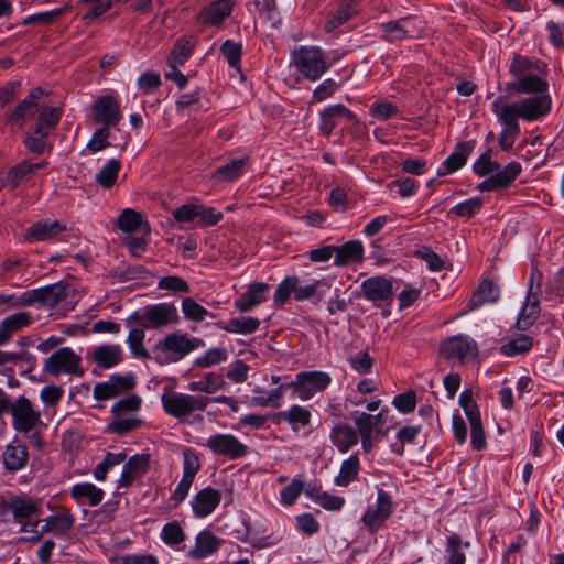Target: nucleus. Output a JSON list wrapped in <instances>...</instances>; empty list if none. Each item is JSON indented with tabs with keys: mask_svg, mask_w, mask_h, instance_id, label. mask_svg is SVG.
<instances>
[{
	"mask_svg": "<svg viewBox=\"0 0 564 564\" xmlns=\"http://www.w3.org/2000/svg\"><path fill=\"white\" fill-rule=\"evenodd\" d=\"M551 105L550 96H532L512 104H503L502 97L495 99L491 104V110L503 124L499 137L501 150L505 152L512 150L521 131L519 119L524 121L540 120L550 112Z\"/></svg>",
	"mask_w": 564,
	"mask_h": 564,
	"instance_id": "nucleus-1",
	"label": "nucleus"
},
{
	"mask_svg": "<svg viewBox=\"0 0 564 564\" xmlns=\"http://www.w3.org/2000/svg\"><path fill=\"white\" fill-rule=\"evenodd\" d=\"M510 73L516 78L512 84L514 91L519 94H536L535 96H549L546 80L547 66L538 58H531L514 54L510 63Z\"/></svg>",
	"mask_w": 564,
	"mask_h": 564,
	"instance_id": "nucleus-2",
	"label": "nucleus"
},
{
	"mask_svg": "<svg viewBox=\"0 0 564 564\" xmlns=\"http://www.w3.org/2000/svg\"><path fill=\"white\" fill-rule=\"evenodd\" d=\"M384 412L386 410H381L376 415L367 412H355L352 417L355 430L357 431L358 440L360 438L362 451L367 454L388 433V429L383 430Z\"/></svg>",
	"mask_w": 564,
	"mask_h": 564,
	"instance_id": "nucleus-3",
	"label": "nucleus"
},
{
	"mask_svg": "<svg viewBox=\"0 0 564 564\" xmlns=\"http://www.w3.org/2000/svg\"><path fill=\"white\" fill-rule=\"evenodd\" d=\"M210 401L212 399L200 394L170 392L161 395V403L165 413L178 420L191 415L195 411H205Z\"/></svg>",
	"mask_w": 564,
	"mask_h": 564,
	"instance_id": "nucleus-4",
	"label": "nucleus"
},
{
	"mask_svg": "<svg viewBox=\"0 0 564 564\" xmlns=\"http://www.w3.org/2000/svg\"><path fill=\"white\" fill-rule=\"evenodd\" d=\"M43 372L55 378L61 376L83 377L85 370L82 357L70 347H62L44 359Z\"/></svg>",
	"mask_w": 564,
	"mask_h": 564,
	"instance_id": "nucleus-5",
	"label": "nucleus"
},
{
	"mask_svg": "<svg viewBox=\"0 0 564 564\" xmlns=\"http://www.w3.org/2000/svg\"><path fill=\"white\" fill-rule=\"evenodd\" d=\"M292 56L295 68L308 80H317L329 68L324 52L317 46H301Z\"/></svg>",
	"mask_w": 564,
	"mask_h": 564,
	"instance_id": "nucleus-6",
	"label": "nucleus"
},
{
	"mask_svg": "<svg viewBox=\"0 0 564 564\" xmlns=\"http://www.w3.org/2000/svg\"><path fill=\"white\" fill-rule=\"evenodd\" d=\"M131 318L145 329L163 328L170 324H176L180 319L176 306L166 302L147 305Z\"/></svg>",
	"mask_w": 564,
	"mask_h": 564,
	"instance_id": "nucleus-7",
	"label": "nucleus"
},
{
	"mask_svg": "<svg viewBox=\"0 0 564 564\" xmlns=\"http://www.w3.org/2000/svg\"><path fill=\"white\" fill-rule=\"evenodd\" d=\"M200 345H203V340L199 338H189L186 334L172 333L159 340L154 350L164 354L165 362H175Z\"/></svg>",
	"mask_w": 564,
	"mask_h": 564,
	"instance_id": "nucleus-8",
	"label": "nucleus"
},
{
	"mask_svg": "<svg viewBox=\"0 0 564 564\" xmlns=\"http://www.w3.org/2000/svg\"><path fill=\"white\" fill-rule=\"evenodd\" d=\"M332 382L329 373L324 371H301L295 379L289 383V387L297 393V397L307 401L316 393L323 392Z\"/></svg>",
	"mask_w": 564,
	"mask_h": 564,
	"instance_id": "nucleus-9",
	"label": "nucleus"
},
{
	"mask_svg": "<svg viewBox=\"0 0 564 564\" xmlns=\"http://www.w3.org/2000/svg\"><path fill=\"white\" fill-rule=\"evenodd\" d=\"M8 412L12 416V426L18 433L28 434L41 422V412L34 409L32 402L24 395L11 402Z\"/></svg>",
	"mask_w": 564,
	"mask_h": 564,
	"instance_id": "nucleus-10",
	"label": "nucleus"
},
{
	"mask_svg": "<svg viewBox=\"0 0 564 564\" xmlns=\"http://www.w3.org/2000/svg\"><path fill=\"white\" fill-rule=\"evenodd\" d=\"M393 509L391 496L386 490L378 488L376 505L365 511L361 522L371 533H375L391 517Z\"/></svg>",
	"mask_w": 564,
	"mask_h": 564,
	"instance_id": "nucleus-11",
	"label": "nucleus"
},
{
	"mask_svg": "<svg viewBox=\"0 0 564 564\" xmlns=\"http://www.w3.org/2000/svg\"><path fill=\"white\" fill-rule=\"evenodd\" d=\"M206 446L214 455L235 460L248 454V446L229 433H217L206 440Z\"/></svg>",
	"mask_w": 564,
	"mask_h": 564,
	"instance_id": "nucleus-12",
	"label": "nucleus"
},
{
	"mask_svg": "<svg viewBox=\"0 0 564 564\" xmlns=\"http://www.w3.org/2000/svg\"><path fill=\"white\" fill-rule=\"evenodd\" d=\"M134 387L135 377L132 373L112 375L107 381L95 384L93 395L97 401H106L128 393Z\"/></svg>",
	"mask_w": 564,
	"mask_h": 564,
	"instance_id": "nucleus-13",
	"label": "nucleus"
},
{
	"mask_svg": "<svg viewBox=\"0 0 564 564\" xmlns=\"http://www.w3.org/2000/svg\"><path fill=\"white\" fill-rule=\"evenodd\" d=\"M441 352L448 360L457 359L464 362L477 357L478 347L476 341L467 335H457L442 343Z\"/></svg>",
	"mask_w": 564,
	"mask_h": 564,
	"instance_id": "nucleus-14",
	"label": "nucleus"
},
{
	"mask_svg": "<svg viewBox=\"0 0 564 564\" xmlns=\"http://www.w3.org/2000/svg\"><path fill=\"white\" fill-rule=\"evenodd\" d=\"M420 21L413 17L390 21L381 24L383 37L389 42H399L404 39H415L421 35Z\"/></svg>",
	"mask_w": 564,
	"mask_h": 564,
	"instance_id": "nucleus-15",
	"label": "nucleus"
},
{
	"mask_svg": "<svg viewBox=\"0 0 564 564\" xmlns=\"http://www.w3.org/2000/svg\"><path fill=\"white\" fill-rule=\"evenodd\" d=\"M362 296L375 304L390 302L393 295V282L382 275L371 276L360 285Z\"/></svg>",
	"mask_w": 564,
	"mask_h": 564,
	"instance_id": "nucleus-16",
	"label": "nucleus"
},
{
	"mask_svg": "<svg viewBox=\"0 0 564 564\" xmlns=\"http://www.w3.org/2000/svg\"><path fill=\"white\" fill-rule=\"evenodd\" d=\"M93 112L96 122L105 127L116 126L122 118L119 102L110 95L97 98L93 105Z\"/></svg>",
	"mask_w": 564,
	"mask_h": 564,
	"instance_id": "nucleus-17",
	"label": "nucleus"
},
{
	"mask_svg": "<svg viewBox=\"0 0 564 564\" xmlns=\"http://www.w3.org/2000/svg\"><path fill=\"white\" fill-rule=\"evenodd\" d=\"M343 119L352 122L356 120V115L341 104L325 108L321 112L319 130L322 134L329 137Z\"/></svg>",
	"mask_w": 564,
	"mask_h": 564,
	"instance_id": "nucleus-18",
	"label": "nucleus"
},
{
	"mask_svg": "<svg viewBox=\"0 0 564 564\" xmlns=\"http://www.w3.org/2000/svg\"><path fill=\"white\" fill-rule=\"evenodd\" d=\"M150 454H135L131 456L123 465L120 478L118 480V488H127L133 481L143 476L150 466Z\"/></svg>",
	"mask_w": 564,
	"mask_h": 564,
	"instance_id": "nucleus-19",
	"label": "nucleus"
},
{
	"mask_svg": "<svg viewBox=\"0 0 564 564\" xmlns=\"http://www.w3.org/2000/svg\"><path fill=\"white\" fill-rule=\"evenodd\" d=\"M221 500L219 490L206 487L199 490L192 499L191 507L196 518H206L212 514Z\"/></svg>",
	"mask_w": 564,
	"mask_h": 564,
	"instance_id": "nucleus-20",
	"label": "nucleus"
},
{
	"mask_svg": "<svg viewBox=\"0 0 564 564\" xmlns=\"http://www.w3.org/2000/svg\"><path fill=\"white\" fill-rule=\"evenodd\" d=\"M6 509L12 513L15 522L23 523L40 512L41 502L28 496H15L6 502Z\"/></svg>",
	"mask_w": 564,
	"mask_h": 564,
	"instance_id": "nucleus-21",
	"label": "nucleus"
},
{
	"mask_svg": "<svg viewBox=\"0 0 564 564\" xmlns=\"http://www.w3.org/2000/svg\"><path fill=\"white\" fill-rule=\"evenodd\" d=\"M334 249L335 267L359 264L365 259V248L360 240H349L340 246H334Z\"/></svg>",
	"mask_w": 564,
	"mask_h": 564,
	"instance_id": "nucleus-22",
	"label": "nucleus"
},
{
	"mask_svg": "<svg viewBox=\"0 0 564 564\" xmlns=\"http://www.w3.org/2000/svg\"><path fill=\"white\" fill-rule=\"evenodd\" d=\"M66 230V225L58 220L41 219L32 224L24 236L26 242L46 241Z\"/></svg>",
	"mask_w": 564,
	"mask_h": 564,
	"instance_id": "nucleus-23",
	"label": "nucleus"
},
{
	"mask_svg": "<svg viewBox=\"0 0 564 564\" xmlns=\"http://www.w3.org/2000/svg\"><path fill=\"white\" fill-rule=\"evenodd\" d=\"M330 443L341 454L348 453L358 444V434L354 426L345 422H337L329 432Z\"/></svg>",
	"mask_w": 564,
	"mask_h": 564,
	"instance_id": "nucleus-24",
	"label": "nucleus"
},
{
	"mask_svg": "<svg viewBox=\"0 0 564 564\" xmlns=\"http://www.w3.org/2000/svg\"><path fill=\"white\" fill-rule=\"evenodd\" d=\"M45 95V91L40 87L32 89L29 95L14 107L11 111L8 121L17 123L26 117L34 116L40 111V99Z\"/></svg>",
	"mask_w": 564,
	"mask_h": 564,
	"instance_id": "nucleus-25",
	"label": "nucleus"
},
{
	"mask_svg": "<svg viewBox=\"0 0 564 564\" xmlns=\"http://www.w3.org/2000/svg\"><path fill=\"white\" fill-rule=\"evenodd\" d=\"M268 290L269 285L267 283L251 284L249 289L235 301V307L241 313L250 312L267 300Z\"/></svg>",
	"mask_w": 564,
	"mask_h": 564,
	"instance_id": "nucleus-26",
	"label": "nucleus"
},
{
	"mask_svg": "<svg viewBox=\"0 0 564 564\" xmlns=\"http://www.w3.org/2000/svg\"><path fill=\"white\" fill-rule=\"evenodd\" d=\"M32 323V315L29 312L14 313L0 323V343L1 346L9 343L12 336L30 326Z\"/></svg>",
	"mask_w": 564,
	"mask_h": 564,
	"instance_id": "nucleus-27",
	"label": "nucleus"
},
{
	"mask_svg": "<svg viewBox=\"0 0 564 564\" xmlns=\"http://www.w3.org/2000/svg\"><path fill=\"white\" fill-rule=\"evenodd\" d=\"M221 542L213 532L204 530L197 534L195 546L188 552V555L195 560L206 558L219 550Z\"/></svg>",
	"mask_w": 564,
	"mask_h": 564,
	"instance_id": "nucleus-28",
	"label": "nucleus"
},
{
	"mask_svg": "<svg viewBox=\"0 0 564 564\" xmlns=\"http://www.w3.org/2000/svg\"><path fill=\"white\" fill-rule=\"evenodd\" d=\"M29 459L28 448L17 437L10 442L3 452V463L9 470L22 469Z\"/></svg>",
	"mask_w": 564,
	"mask_h": 564,
	"instance_id": "nucleus-29",
	"label": "nucleus"
},
{
	"mask_svg": "<svg viewBox=\"0 0 564 564\" xmlns=\"http://www.w3.org/2000/svg\"><path fill=\"white\" fill-rule=\"evenodd\" d=\"M70 496L78 505L96 507L102 501L105 492L93 482H82L70 488Z\"/></svg>",
	"mask_w": 564,
	"mask_h": 564,
	"instance_id": "nucleus-30",
	"label": "nucleus"
},
{
	"mask_svg": "<svg viewBox=\"0 0 564 564\" xmlns=\"http://www.w3.org/2000/svg\"><path fill=\"white\" fill-rule=\"evenodd\" d=\"M275 417L278 422H286L293 432H299L310 425L312 413L308 409L294 404L289 410L276 413Z\"/></svg>",
	"mask_w": 564,
	"mask_h": 564,
	"instance_id": "nucleus-31",
	"label": "nucleus"
},
{
	"mask_svg": "<svg viewBox=\"0 0 564 564\" xmlns=\"http://www.w3.org/2000/svg\"><path fill=\"white\" fill-rule=\"evenodd\" d=\"M72 293H74V289L69 284L63 282L41 288L42 306L46 308H55L66 301Z\"/></svg>",
	"mask_w": 564,
	"mask_h": 564,
	"instance_id": "nucleus-32",
	"label": "nucleus"
},
{
	"mask_svg": "<svg viewBox=\"0 0 564 564\" xmlns=\"http://www.w3.org/2000/svg\"><path fill=\"white\" fill-rule=\"evenodd\" d=\"M46 165V161H41L34 164L23 161L9 170L7 174V184L15 188L23 182L31 180L36 171L44 169Z\"/></svg>",
	"mask_w": 564,
	"mask_h": 564,
	"instance_id": "nucleus-33",
	"label": "nucleus"
},
{
	"mask_svg": "<svg viewBox=\"0 0 564 564\" xmlns=\"http://www.w3.org/2000/svg\"><path fill=\"white\" fill-rule=\"evenodd\" d=\"M123 350L120 345H100L93 354V360L102 369H109L122 361Z\"/></svg>",
	"mask_w": 564,
	"mask_h": 564,
	"instance_id": "nucleus-34",
	"label": "nucleus"
},
{
	"mask_svg": "<svg viewBox=\"0 0 564 564\" xmlns=\"http://www.w3.org/2000/svg\"><path fill=\"white\" fill-rule=\"evenodd\" d=\"M532 289L533 286L531 283L525 302L519 313L517 325L520 329H528L538 318L540 313L539 294L538 292H533Z\"/></svg>",
	"mask_w": 564,
	"mask_h": 564,
	"instance_id": "nucleus-35",
	"label": "nucleus"
},
{
	"mask_svg": "<svg viewBox=\"0 0 564 564\" xmlns=\"http://www.w3.org/2000/svg\"><path fill=\"white\" fill-rule=\"evenodd\" d=\"M470 152L471 147L467 142H459L455 151L443 162L437 171V175H447L463 167Z\"/></svg>",
	"mask_w": 564,
	"mask_h": 564,
	"instance_id": "nucleus-36",
	"label": "nucleus"
},
{
	"mask_svg": "<svg viewBox=\"0 0 564 564\" xmlns=\"http://www.w3.org/2000/svg\"><path fill=\"white\" fill-rule=\"evenodd\" d=\"M260 324L261 323L257 317L240 316L232 317L227 322H220L217 325L228 333L250 335L259 329Z\"/></svg>",
	"mask_w": 564,
	"mask_h": 564,
	"instance_id": "nucleus-37",
	"label": "nucleus"
},
{
	"mask_svg": "<svg viewBox=\"0 0 564 564\" xmlns=\"http://www.w3.org/2000/svg\"><path fill=\"white\" fill-rule=\"evenodd\" d=\"M231 0H218L212 2L203 10L202 19L205 23H209L212 25H219L231 13Z\"/></svg>",
	"mask_w": 564,
	"mask_h": 564,
	"instance_id": "nucleus-38",
	"label": "nucleus"
},
{
	"mask_svg": "<svg viewBox=\"0 0 564 564\" xmlns=\"http://www.w3.org/2000/svg\"><path fill=\"white\" fill-rule=\"evenodd\" d=\"M225 384L226 382L221 375L215 372H206L202 375L198 380L191 381L188 383V389L193 392L213 394L223 389Z\"/></svg>",
	"mask_w": 564,
	"mask_h": 564,
	"instance_id": "nucleus-39",
	"label": "nucleus"
},
{
	"mask_svg": "<svg viewBox=\"0 0 564 564\" xmlns=\"http://www.w3.org/2000/svg\"><path fill=\"white\" fill-rule=\"evenodd\" d=\"M499 296V288L492 281L484 280L470 297V308H477L486 303H495Z\"/></svg>",
	"mask_w": 564,
	"mask_h": 564,
	"instance_id": "nucleus-40",
	"label": "nucleus"
},
{
	"mask_svg": "<svg viewBox=\"0 0 564 564\" xmlns=\"http://www.w3.org/2000/svg\"><path fill=\"white\" fill-rule=\"evenodd\" d=\"M360 469L359 457L357 454L350 455L345 459L339 468L338 475L335 477V484L339 487H347L354 481Z\"/></svg>",
	"mask_w": 564,
	"mask_h": 564,
	"instance_id": "nucleus-41",
	"label": "nucleus"
},
{
	"mask_svg": "<svg viewBox=\"0 0 564 564\" xmlns=\"http://www.w3.org/2000/svg\"><path fill=\"white\" fill-rule=\"evenodd\" d=\"M142 425L143 421L135 415H115V419L108 423L106 431L117 435H126Z\"/></svg>",
	"mask_w": 564,
	"mask_h": 564,
	"instance_id": "nucleus-42",
	"label": "nucleus"
},
{
	"mask_svg": "<svg viewBox=\"0 0 564 564\" xmlns=\"http://www.w3.org/2000/svg\"><path fill=\"white\" fill-rule=\"evenodd\" d=\"M46 522L45 529L56 533L68 532L75 523V518L68 509H63L44 520Z\"/></svg>",
	"mask_w": 564,
	"mask_h": 564,
	"instance_id": "nucleus-43",
	"label": "nucleus"
},
{
	"mask_svg": "<svg viewBox=\"0 0 564 564\" xmlns=\"http://www.w3.org/2000/svg\"><path fill=\"white\" fill-rule=\"evenodd\" d=\"M121 169V163L117 159L109 160L102 169L97 173L95 180L104 188H110L115 185L118 174Z\"/></svg>",
	"mask_w": 564,
	"mask_h": 564,
	"instance_id": "nucleus-44",
	"label": "nucleus"
},
{
	"mask_svg": "<svg viewBox=\"0 0 564 564\" xmlns=\"http://www.w3.org/2000/svg\"><path fill=\"white\" fill-rule=\"evenodd\" d=\"M145 337L144 328L137 327L132 328L128 335L127 344L131 351V355L138 359H149L150 354L143 345Z\"/></svg>",
	"mask_w": 564,
	"mask_h": 564,
	"instance_id": "nucleus-45",
	"label": "nucleus"
},
{
	"mask_svg": "<svg viewBox=\"0 0 564 564\" xmlns=\"http://www.w3.org/2000/svg\"><path fill=\"white\" fill-rule=\"evenodd\" d=\"M192 52L193 44L189 40H177L170 53L167 59L169 66H183L191 57Z\"/></svg>",
	"mask_w": 564,
	"mask_h": 564,
	"instance_id": "nucleus-46",
	"label": "nucleus"
},
{
	"mask_svg": "<svg viewBox=\"0 0 564 564\" xmlns=\"http://www.w3.org/2000/svg\"><path fill=\"white\" fill-rule=\"evenodd\" d=\"M522 166L519 162L512 161L508 163L502 170L495 171L494 178L499 189L509 187L512 182L520 175Z\"/></svg>",
	"mask_w": 564,
	"mask_h": 564,
	"instance_id": "nucleus-47",
	"label": "nucleus"
},
{
	"mask_svg": "<svg viewBox=\"0 0 564 564\" xmlns=\"http://www.w3.org/2000/svg\"><path fill=\"white\" fill-rule=\"evenodd\" d=\"M127 458L124 452L120 453H107L104 459L94 469V477L98 481H104L107 477V473L115 466L122 464Z\"/></svg>",
	"mask_w": 564,
	"mask_h": 564,
	"instance_id": "nucleus-48",
	"label": "nucleus"
},
{
	"mask_svg": "<svg viewBox=\"0 0 564 564\" xmlns=\"http://www.w3.org/2000/svg\"><path fill=\"white\" fill-rule=\"evenodd\" d=\"M469 547V542L463 543L458 534H451L446 540V552L448 553V564H465L466 556L462 546Z\"/></svg>",
	"mask_w": 564,
	"mask_h": 564,
	"instance_id": "nucleus-49",
	"label": "nucleus"
},
{
	"mask_svg": "<svg viewBox=\"0 0 564 564\" xmlns=\"http://www.w3.org/2000/svg\"><path fill=\"white\" fill-rule=\"evenodd\" d=\"M72 8L70 4H66L61 8H56L50 11L35 13L25 18L22 24L28 25L32 23L50 25L54 23L58 18H61L65 12H67Z\"/></svg>",
	"mask_w": 564,
	"mask_h": 564,
	"instance_id": "nucleus-50",
	"label": "nucleus"
},
{
	"mask_svg": "<svg viewBox=\"0 0 564 564\" xmlns=\"http://www.w3.org/2000/svg\"><path fill=\"white\" fill-rule=\"evenodd\" d=\"M142 399L137 394H131L115 402L111 406L113 415H134L141 408Z\"/></svg>",
	"mask_w": 564,
	"mask_h": 564,
	"instance_id": "nucleus-51",
	"label": "nucleus"
},
{
	"mask_svg": "<svg viewBox=\"0 0 564 564\" xmlns=\"http://www.w3.org/2000/svg\"><path fill=\"white\" fill-rule=\"evenodd\" d=\"M532 338L527 335L509 340L500 347L502 355L512 357L529 351L532 348Z\"/></svg>",
	"mask_w": 564,
	"mask_h": 564,
	"instance_id": "nucleus-52",
	"label": "nucleus"
},
{
	"mask_svg": "<svg viewBox=\"0 0 564 564\" xmlns=\"http://www.w3.org/2000/svg\"><path fill=\"white\" fill-rule=\"evenodd\" d=\"M182 312L184 317L193 322H203L210 313L192 297L182 300Z\"/></svg>",
	"mask_w": 564,
	"mask_h": 564,
	"instance_id": "nucleus-53",
	"label": "nucleus"
},
{
	"mask_svg": "<svg viewBox=\"0 0 564 564\" xmlns=\"http://www.w3.org/2000/svg\"><path fill=\"white\" fill-rule=\"evenodd\" d=\"M37 113L39 119L36 127L43 130H47L48 132H51V130L58 123L62 117V111L59 108L42 107L41 105L40 111Z\"/></svg>",
	"mask_w": 564,
	"mask_h": 564,
	"instance_id": "nucleus-54",
	"label": "nucleus"
},
{
	"mask_svg": "<svg viewBox=\"0 0 564 564\" xmlns=\"http://www.w3.org/2000/svg\"><path fill=\"white\" fill-rule=\"evenodd\" d=\"M161 539L166 545L175 546L185 540V533L177 521H172L162 528Z\"/></svg>",
	"mask_w": 564,
	"mask_h": 564,
	"instance_id": "nucleus-55",
	"label": "nucleus"
},
{
	"mask_svg": "<svg viewBox=\"0 0 564 564\" xmlns=\"http://www.w3.org/2000/svg\"><path fill=\"white\" fill-rule=\"evenodd\" d=\"M50 132L35 127L34 130L25 138L26 148L34 153H43L47 145V137Z\"/></svg>",
	"mask_w": 564,
	"mask_h": 564,
	"instance_id": "nucleus-56",
	"label": "nucleus"
},
{
	"mask_svg": "<svg viewBox=\"0 0 564 564\" xmlns=\"http://www.w3.org/2000/svg\"><path fill=\"white\" fill-rule=\"evenodd\" d=\"M299 278L296 275L286 276L276 288L274 293V302L282 305L291 296L292 293H296V286L299 284Z\"/></svg>",
	"mask_w": 564,
	"mask_h": 564,
	"instance_id": "nucleus-57",
	"label": "nucleus"
},
{
	"mask_svg": "<svg viewBox=\"0 0 564 564\" xmlns=\"http://www.w3.org/2000/svg\"><path fill=\"white\" fill-rule=\"evenodd\" d=\"M246 161L245 159H235L230 162L226 163L218 167L216 172V176L221 178L223 181H234L237 180L243 171Z\"/></svg>",
	"mask_w": 564,
	"mask_h": 564,
	"instance_id": "nucleus-58",
	"label": "nucleus"
},
{
	"mask_svg": "<svg viewBox=\"0 0 564 564\" xmlns=\"http://www.w3.org/2000/svg\"><path fill=\"white\" fill-rule=\"evenodd\" d=\"M329 289L330 284L326 280H315L313 283L307 284L305 286H296V293L294 295V299L299 302H303L305 300H308L315 295H318V297L323 296V293L321 292L322 288Z\"/></svg>",
	"mask_w": 564,
	"mask_h": 564,
	"instance_id": "nucleus-59",
	"label": "nucleus"
},
{
	"mask_svg": "<svg viewBox=\"0 0 564 564\" xmlns=\"http://www.w3.org/2000/svg\"><path fill=\"white\" fill-rule=\"evenodd\" d=\"M158 289L170 291L175 294L188 293L191 291L188 283L177 275H167L161 278L158 281Z\"/></svg>",
	"mask_w": 564,
	"mask_h": 564,
	"instance_id": "nucleus-60",
	"label": "nucleus"
},
{
	"mask_svg": "<svg viewBox=\"0 0 564 564\" xmlns=\"http://www.w3.org/2000/svg\"><path fill=\"white\" fill-rule=\"evenodd\" d=\"M142 224L141 214L133 209H124L118 218V227L124 232L135 231Z\"/></svg>",
	"mask_w": 564,
	"mask_h": 564,
	"instance_id": "nucleus-61",
	"label": "nucleus"
},
{
	"mask_svg": "<svg viewBox=\"0 0 564 564\" xmlns=\"http://www.w3.org/2000/svg\"><path fill=\"white\" fill-rule=\"evenodd\" d=\"M482 207V199L473 197L465 202L455 205L449 213L455 214L457 217L470 218Z\"/></svg>",
	"mask_w": 564,
	"mask_h": 564,
	"instance_id": "nucleus-62",
	"label": "nucleus"
},
{
	"mask_svg": "<svg viewBox=\"0 0 564 564\" xmlns=\"http://www.w3.org/2000/svg\"><path fill=\"white\" fill-rule=\"evenodd\" d=\"M223 213L217 210L216 208L198 204L196 218L198 226H214L218 224L223 219Z\"/></svg>",
	"mask_w": 564,
	"mask_h": 564,
	"instance_id": "nucleus-63",
	"label": "nucleus"
},
{
	"mask_svg": "<svg viewBox=\"0 0 564 564\" xmlns=\"http://www.w3.org/2000/svg\"><path fill=\"white\" fill-rule=\"evenodd\" d=\"M348 362L360 375L369 373L373 367V358L367 351L349 356Z\"/></svg>",
	"mask_w": 564,
	"mask_h": 564,
	"instance_id": "nucleus-64",
	"label": "nucleus"
}]
</instances>
